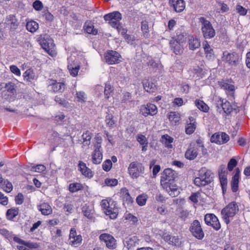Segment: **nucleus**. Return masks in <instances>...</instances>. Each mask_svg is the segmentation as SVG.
Returning <instances> with one entry per match:
<instances>
[{
  "mask_svg": "<svg viewBox=\"0 0 250 250\" xmlns=\"http://www.w3.org/2000/svg\"><path fill=\"white\" fill-rule=\"evenodd\" d=\"M38 208L44 215L50 214L52 212V209L51 206L46 203H43L40 205L38 206Z\"/></svg>",
  "mask_w": 250,
  "mask_h": 250,
  "instance_id": "23",
  "label": "nucleus"
},
{
  "mask_svg": "<svg viewBox=\"0 0 250 250\" xmlns=\"http://www.w3.org/2000/svg\"><path fill=\"white\" fill-rule=\"evenodd\" d=\"M204 51L206 55V57L210 59L213 55V50L210 47L208 42L205 41L203 43Z\"/></svg>",
  "mask_w": 250,
  "mask_h": 250,
  "instance_id": "28",
  "label": "nucleus"
},
{
  "mask_svg": "<svg viewBox=\"0 0 250 250\" xmlns=\"http://www.w3.org/2000/svg\"><path fill=\"white\" fill-rule=\"evenodd\" d=\"M193 73L197 75V77H202L204 75L203 70L202 68L197 66L193 69Z\"/></svg>",
  "mask_w": 250,
  "mask_h": 250,
  "instance_id": "56",
  "label": "nucleus"
},
{
  "mask_svg": "<svg viewBox=\"0 0 250 250\" xmlns=\"http://www.w3.org/2000/svg\"><path fill=\"white\" fill-rule=\"evenodd\" d=\"M239 210L238 206L235 202L229 203L226 207L222 209L221 215L225 222L228 224Z\"/></svg>",
  "mask_w": 250,
  "mask_h": 250,
  "instance_id": "3",
  "label": "nucleus"
},
{
  "mask_svg": "<svg viewBox=\"0 0 250 250\" xmlns=\"http://www.w3.org/2000/svg\"><path fill=\"white\" fill-rule=\"evenodd\" d=\"M195 104L201 111L205 112H208V107L203 101L196 100L195 102Z\"/></svg>",
  "mask_w": 250,
  "mask_h": 250,
  "instance_id": "36",
  "label": "nucleus"
},
{
  "mask_svg": "<svg viewBox=\"0 0 250 250\" xmlns=\"http://www.w3.org/2000/svg\"><path fill=\"white\" fill-rule=\"evenodd\" d=\"M76 96L78 102L81 103L85 102L86 97L84 92L83 91L78 92L76 93Z\"/></svg>",
  "mask_w": 250,
  "mask_h": 250,
  "instance_id": "50",
  "label": "nucleus"
},
{
  "mask_svg": "<svg viewBox=\"0 0 250 250\" xmlns=\"http://www.w3.org/2000/svg\"><path fill=\"white\" fill-rule=\"evenodd\" d=\"M213 173L205 167L202 168L199 171V177L195 178L194 183L198 187H203L212 181Z\"/></svg>",
  "mask_w": 250,
  "mask_h": 250,
  "instance_id": "2",
  "label": "nucleus"
},
{
  "mask_svg": "<svg viewBox=\"0 0 250 250\" xmlns=\"http://www.w3.org/2000/svg\"><path fill=\"white\" fill-rule=\"evenodd\" d=\"M46 167L43 165H37L36 166H33L31 167L30 170L33 172H42L45 171Z\"/></svg>",
  "mask_w": 250,
  "mask_h": 250,
  "instance_id": "45",
  "label": "nucleus"
},
{
  "mask_svg": "<svg viewBox=\"0 0 250 250\" xmlns=\"http://www.w3.org/2000/svg\"><path fill=\"white\" fill-rule=\"evenodd\" d=\"M23 77L24 81L28 84L32 83L33 81L36 80L37 78V76L34 71L32 69L26 70L23 73Z\"/></svg>",
  "mask_w": 250,
  "mask_h": 250,
  "instance_id": "17",
  "label": "nucleus"
},
{
  "mask_svg": "<svg viewBox=\"0 0 250 250\" xmlns=\"http://www.w3.org/2000/svg\"><path fill=\"white\" fill-rule=\"evenodd\" d=\"M5 88L6 89L7 92L9 93L10 95H15L16 93V90L15 87V85L12 83H9L5 85Z\"/></svg>",
  "mask_w": 250,
  "mask_h": 250,
  "instance_id": "42",
  "label": "nucleus"
},
{
  "mask_svg": "<svg viewBox=\"0 0 250 250\" xmlns=\"http://www.w3.org/2000/svg\"><path fill=\"white\" fill-rule=\"evenodd\" d=\"M128 170L131 177L136 179L144 173L145 168L141 163L133 162L129 164Z\"/></svg>",
  "mask_w": 250,
  "mask_h": 250,
  "instance_id": "6",
  "label": "nucleus"
},
{
  "mask_svg": "<svg viewBox=\"0 0 250 250\" xmlns=\"http://www.w3.org/2000/svg\"><path fill=\"white\" fill-rule=\"evenodd\" d=\"M68 69L71 75L73 77H75L77 75L80 66L79 65H75L74 66L72 64L68 65Z\"/></svg>",
  "mask_w": 250,
  "mask_h": 250,
  "instance_id": "39",
  "label": "nucleus"
},
{
  "mask_svg": "<svg viewBox=\"0 0 250 250\" xmlns=\"http://www.w3.org/2000/svg\"><path fill=\"white\" fill-rule=\"evenodd\" d=\"M140 112L145 117L148 115L153 116L157 113V108L155 105L152 104H147L146 105H142Z\"/></svg>",
  "mask_w": 250,
  "mask_h": 250,
  "instance_id": "14",
  "label": "nucleus"
},
{
  "mask_svg": "<svg viewBox=\"0 0 250 250\" xmlns=\"http://www.w3.org/2000/svg\"><path fill=\"white\" fill-rule=\"evenodd\" d=\"M239 55L236 52L229 53L227 51H225L222 57L223 61L228 63L230 65L235 66L239 61Z\"/></svg>",
  "mask_w": 250,
  "mask_h": 250,
  "instance_id": "11",
  "label": "nucleus"
},
{
  "mask_svg": "<svg viewBox=\"0 0 250 250\" xmlns=\"http://www.w3.org/2000/svg\"><path fill=\"white\" fill-rule=\"evenodd\" d=\"M141 29L144 37L146 38H148L150 35L149 33L148 22L147 21H144L142 22Z\"/></svg>",
  "mask_w": 250,
  "mask_h": 250,
  "instance_id": "32",
  "label": "nucleus"
},
{
  "mask_svg": "<svg viewBox=\"0 0 250 250\" xmlns=\"http://www.w3.org/2000/svg\"><path fill=\"white\" fill-rule=\"evenodd\" d=\"M181 242L180 241L179 238L178 236H171V239L169 242L170 245L174 246H179L180 245Z\"/></svg>",
  "mask_w": 250,
  "mask_h": 250,
  "instance_id": "55",
  "label": "nucleus"
},
{
  "mask_svg": "<svg viewBox=\"0 0 250 250\" xmlns=\"http://www.w3.org/2000/svg\"><path fill=\"white\" fill-rule=\"evenodd\" d=\"M49 84L51 85L52 89L54 92H62L65 89V84L62 83H58L55 80H50Z\"/></svg>",
  "mask_w": 250,
  "mask_h": 250,
  "instance_id": "20",
  "label": "nucleus"
},
{
  "mask_svg": "<svg viewBox=\"0 0 250 250\" xmlns=\"http://www.w3.org/2000/svg\"><path fill=\"white\" fill-rule=\"evenodd\" d=\"M169 4L177 13L182 12L185 8V2L184 0H169Z\"/></svg>",
  "mask_w": 250,
  "mask_h": 250,
  "instance_id": "15",
  "label": "nucleus"
},
{
  "mask_svg": "<svg viewBox=\"0 0 250 250\" xmlns=\"http://www.w3.org/2000/svg\"><path fill=\"white\" fill-rule=\"evenodd\" d=\"M43 13V16L47 21H51L53 20L54 16L47 10L44 11Z\"/></svg>",
  "mask_w": 250,
  "mask_h": 250,
  "instance_id": "58",
  "label": "nucleus"
},
{
  "mask_svg": "<svg viewBox=\"0 0 250 250\" xmlns=\"http://www.w3.org/2000/svg\"><path fill=\"white\" fill-rule=\"evenodd\" d=\"M2 185L0 187L7 192H11L13 189L12 184L8 180H4Z\"/></svg>",
  "mask_w": 250,
  "mask_h": 250,
  "instance_id": "43",
  "label": "nucleus"
},
{
  "mask_svg": "<svg viewBox=\"0 0 250 250\" xmlns=\"http://www.w3.org/2000/svg\"><path fill=\"white\" fill-rule=\"evenodd\" d=\"M26 27L27 30L33 33L38 29L39 25L38 23L35 21H30L27 22Z\"/></svg>",
  "mask_w": 250,
  "mask_h": 250,
  "instance_id": "31",
  "label": "nucleus"
},
{
  "mask_svg": "<svg viewBox=\"0 0 250 250\" xmlns=\"http://www.w3.org/2000/svg\"><path fill=\"white\" fill-rule=\"evenodd\" d=\"M38 41L42 49L52 56L54 54V44L53 40L50 38L49 36L47 34L41 35L39 38Z\"/></svg>",
  "mask_w": 250,
  "mask_h": 250,
  "instance_id": "5",
  "label": "nucleus"
},
{
  "mask_svg": "<svg viewBox=\"0 0 250 250\" xmlns=\"http://www.w3.org/2000/svg\"><path fill=\"white\" fill-rule=\"evenodd\" d=\"M84 27L86 32L88 34L96 35L98 33L97 30L94 28V26L91 23L86 22Z\"/></svg>",
  "mask_w": 250,
  "mask_h": 250,
  "instance_id": "34",
  "label": "nucleus"
},
{
  "mask_svg": "<svg viewBox=\"0 0 250 250\" xmlns=\"http://www.w3.org/2000/svg\"><path fill=\"white\" fill-rule=\"evenodd\" d=\"M95 142L94 144V151H101V143L102 142V137L100 136H96L95 138Z\"/></svg>",
  "mask_w": 250,
  "mask_h": 250,
  "instance_id": "38",
  "label": "nucleus"
},
{
  "mask_svg": "<svg viewBox=\"0 0 250 250\" xmlns=\"http://www.w3.org/2000/svg\"><path fill=\"white\" fill-rule=\"evenodd\" d=\"M33 7L37 11H41L43 8L42 2L39 0H35L33 3Z\"/></svg>",
  "mask_w": 250,
  "mask_h": 250,
  "instance_id": "54",
  "label": "nucleus"
},
{
  "mask_svg": "<svg viewBox=\"0 0 250 250\" xmlns=\"http://www.w3.org/2000/svg\"><path fill=\"white\" fill-rule=\"evenodd\" d=\"M200 194L199 192L193 193L189 197V199L193 203H197L198 201V198Z\"/></svg>",
  "mask_w": 250,
  "mask_h": 250,
  "instance_id": "64",
  "label": "nucleus"
},
{
  "mask_svg": "<svg viewBox=\"0 0 250 250\" xmlns=\"http://www.w3.org/2000/svg\"><path fill=\"white\" fill-rule=\"evenodd\" d=\"M103 158V154L101 151H94L92 154V162L95 164L101 163Z\"/></svg>",
  "mask_w": 250,
  "mask_h": 250,
  "instance_id": "29",
  "label": "nucleus"
},
{
  "mask_svg": "<svg viewBox=\"0 0 250 250\" xmlns=\"http://www.w3.org/2000/svg\"><path fill=\"white\" fill-rule=\"evenodd\" d=\"M105 213L107 215H109L111 219H115L117 216V208H112L109 206L105 210Z\"/></svg>",
  "mask_w": 250,
  "mask_h": 250,
  "instance_id": "35",
  "label": "nucleus"
},
{
  "mask_svg": "<svg viewBox=\"0 0 250 250\" xmlns=\"http://www.w3.org/2000/svg\"><path fill=\"white\" fill-rule=\"evenodd\" d=\"M163 141L165 147L168 148H172L173 146L171 143L173 142V139L168 135H164L162 136Z\"/></svg>",
  "mask_w": 250,
  "mask_h": 250,
  "instance_id": "30",
  "label": "nucleus"
},
{
  "mask_svg": "<svg viewBox=\"0 0 250 250\" xmlns=\"http://www.w3.org/2000/svg\"><path fill=\"white\" fill-rule=\"evenodd\" d=\"M105 123L108 126L112 128L115 123L114 120H113V116L111 114H108L105 117Z\"/></svg>",
  "mask_w": 250,
  "mask_h": 250,
  "instance_id": "46",
  "label": "nucleus"
},
{
  "mask_svg": "<svg viewBox=\"0 0 250 250\" xmlns=\"http://www.w3.org/2000/svg\"><path fill=\"white\" fill-rule=\"evenodd\" d=\"M82 240V236L80 235H78L77 236L74 238L70 241V244L72 245H75L79 244Z\"/></svg>",
  "mask_w": 250,
  "mask_h": 250,
  "instance_id": "60",
  "label": "nucleus"
},
{
  "mask_svg": "<svg viewBox=\"0 0 250 250\" xmlns=\"http://www.w3.org/2000/svg\"><path fill=\"white\" fill-rule=\"evenodd\" d=\"M55 101L56 103L63 106H66L68 103L64 99H62L58 96L55 97Z\"/></svg>",
  "mask_w": 250,
  "mask_h": 250,
  "instance_id": "59",
  "label": "nucleus"
},
{
  "mask_svg": "<svg viewBox=\"0 0 250 250\" xmlns=\"http://www.w3.org/2000/svg\"><path fill=\"white\" fill-rule=\"evenodd\" d=\"M146 200L147 197L146 195H140L136 198V202L139 206H143L146 204Z\"/></svg>",
  "mask_w": 250,
  "mask_h": 250,
  "instance_id": "44",
  "label": "nucleus"
},
{
  "mask_svg": "<svg viewBox=\"0 0 250 250\" xmlns=\"http://www.w3.org/2000/svg\"><path fill=\"white\" fill-rule=\"evenodd\" d=\"M171 50L176 55H180L183 52V48L177 40H172L169 42Z\"/></svg>",
  "mask_w": 250,
  "mask_h": 250,
  "instance_id": "19",
  "label": "nucleus"
},
{
  "mask_svg": "<svg viewBox=\"0 0 250 250\" xmlns=\"http://www.w3.org/2000/svg\"><path fill=\"white\" fill-rule=\"evenodd\" d=\"M121 193L123 197L124 204L130 206L133 202V198L130 196L128 190L125 188L121 189Z\"/></svg>",
  "mask_w": 250,
  "mask_h": 250,
  "instance_id": "21",
  "label": "nucleus"
},
{
  "mask_svg": "<svg viewBox=\"0 0 250 250\" xmlns=\"http://www.w3.org/2000/svg\"><path fill=\"white\" fill-rule=\"evenodd\" d=\"M139 239L136 236H133L126 238L125 246L128 250L133 249L139 244Z\"/></svg>",
  "mask_w": 250,
  "mask_h": 250,
  "instance_id": "16",
  "label": "nucleus"
},
{
  "mask_svg": "<svg viewBox=\"0 0 250 250\" xmlns=\"http://www.w3.org/2000/svg\"><path fill=\"white\" fill-rule=\"evenodd\" d=\"M100 240L104 242L106 246L110 249L116 248V240L111 235L107 233H103L100 235Z\"/></svg>",
  "mask_w": 250,
  "mask_h": 250,
  "instance_id": "12",
  "label": "nucleus"
},
{
  "mask_svg": "<svg viewBox=\"0 0 250 250\" xmlns=\"http://www.w3.org/2000/svg\"><path fill=\"white\" fill-rule=\"evenodd\" d=\"M199 21L202 25L201 30L204 37L206 39H211L214 37L215 35V31L210 22L203 17L199 19Z\"/></svg>",
  "mask_w": 250,
  "mask_h": 250,
  "instance_id": "4",
  "label": "nucleus"
},
{
  "mask_svg": "<svg viewBox=\"0 0 250 250\" xmlns=\"http://www.w3.org/2000/svg\"><path fill=\"white\" fill-rule=\"evenodd\" d=\"M83 188L82 184L78 183L70 184L69 186V190L71 192H75Z\"/></svg>",
  "mask_w": 250,
  "mask_h": 250,
  "instance_id": "37",
  "label": "nucleus"
},
{
  "mask_svg": "<svg viewBox=\"0 0 250 250\" xmlns=\"http://www.w3.org/2000/svg\"><path fill=\"white\" fill-rule=\"evenodd\" d=\"M168 119L170 121L176 123L179 121V117L176 112H171L168 116Z\"/></svg>",
  "mask_w": 250,
  "mask_h": 250,
  "instance_id": "49",
  "label": "nucleus"
},
{
  "mask_svg": "<svg viewBox=\"0 0 250 250\" xmlns=\"http://www.w3.org/2000/svg\"><path fill=\"white\" fill-rule=\"evenodd\" d=\"M175 172L171 168H167L161 174V185L172 197L178 196L180 191L175 184Z\"/></svg>",
  "mask_w": 250,
  "mask_h": 250,
  "instance_id": "1",
  "label": "nucleus"
},
{
  "mask_svg": "<svg viewBox=\"0 0 250 250\" xmlns=\"http://www.w3.org/2000/svg\"><path fill=\"white\" fill-rule=\"evenodd\" d=\"M205 223L208 225L211 226L213 229L218 230L221 228V224L218 218L212 213H208L204 217Z\"/></svg>",
  "mask_w": 250,
  "mask_h": 250,
  "instance_id": "9",
  "label": "nucleus"
},
{
  "mask_svg": "<svg viewBox=\"0 0 250 250\" xmlns=\"http://www.w3.org/2000/svg\"><path fill=\"white\" fill-rule=\"evenodd\" d=\"M11 71L17 76L21 75V71L20 69L16 65H12L10 66Z\"/></svg>",
  "mask_w": 250,
  "mask_h": 250,
  "instance_id": "61",
  "label": "nucleus"
},
{
  "mask_svg": "<svg viewBox=\"0 0 250 250\" xmlns=\"http://www.w3.org/2000/svg\"><path fill=\"white\" fill-rule=\"evenodd\" d=\"M105 184L110 187L115 186L118 184V180L116 179H106L104 181Z\"/></svg>",
  "mask_w": 250,
  "mask_h": 250,
  "instance_id": "53",
  "label": "nucleus"
},
{
  "mask_svg": "<svg viewBox=\"0 0 250 250\" xmlns=\"http://www.w3.org/2000/svg\"><path fill=\"white\" fill-rule=\"evenodd\" d=\"M143 85L144 89L148 92H154L156 90V86L154 83L149 82L148 80H144Z\"/></svg>",
  "mask_w": 250,
  "mask_h": 250,
  "instance_id": "24",
  "label": "nucleus"
},
{
  "mask_svg": "<svg viewBox=\"0 0 250 250\" xmlns=\"http://www.w3.org/2000/svg\"><path fill=\"white\" fill-rule=\"evenodd\" d=\"M79 169L83 175L87 177H92L93 176L92 171L88 168L86 164L82 161H80L78 164Z\"/></svg>",
  "mask_w": 250,
  "mask_h": 250,
  "instance_id": "22",
  "label": "nucleus"
},
{
  "mask_svg": "<svg viewBox=\"0 0 250 250\" xmlns=\"http://www.w3.org/2000/svg\"><path fill=\"white\" fill-rule=\"evenodd\" d=\"M189 48L190 50H195L200 46V42L198 39L192 36L188 39Z\"/></svg>",
  "mask_w": 250,
  "mask_h": 250,
  "instance_id": "26",
  "label": "nucleus"
},
{
  "mask_svg": "<svg viewBox=\"0 0 250 250\" xmlns=\"http://www.w3.org/2000/svg\"><path fill=\"white\" fill-rule=\"evenodd\" d=\"M92 137V133L89 131L86 130L82 135V138L83 140V146H89L90 144V140Z\"/></svg>",
  "mask_w": 250,
  "mask_h": 250,
  "instance_id": "33",
  "label": "nucleus"
},
{
  "mask_svg": "<svg viewBox=\"0 0 250 250\" xmlns=\"http://www.w3.org/2000/svg\"><path fill=\"white\" fill-rule=\"evenodd\" d=\"M137 140L141 145L148 143L146 137L143 135H139L137 137Z\"/></svg>",
  "mask_w": 250,
  "mask_h": 250,
  "instance_id": "57",
  "label": "nucleus"
},
{
  "mask_svg": "<svg viewBox=\"0 0 250 250\" xmlns=\"http://www.w3.org/2000/svg\"><path fill=\"white\" fill-rule=\"evenodd\" d=\"M105 21H108V23L113 27L119 29L120 27V21L122 19V15L119 12L116 11L106 14L104 16Z\"/></svg>",
  "mask_w": 250,
  "mask_h": 250,
  "instance_id": "7",
  "label": "nucleus"
},
{
  "mask_svg": "<svg viewBox=\"0 0 250 250\" xmlns=\"http://www.w3.org/2000/svg\"><path fill=\"white\" fill-rule=\"evenodd\" d=\"M238 183H239V179H235L232 178V181L231 183V189L233 192H235L238 190Z\"/></svg>",
  "mask_w": 250,
  "mask_h": 250,
  "instance_id": "52",
  "label": "nucleus"
},
{
  "mask_svg": "<svg viewBox=\"0 0 250 250\" xmlns=\"http://www.w3.org/2000/svg\"><path fill=\"white\" fill-rule=\"evenodd\" d=\"M220 99L219 101L218 102L217 104V107L218 108H219V106L220 105L223 110L224 112L226 114H228L230 113L232 111V108L229 102L225 100Z\"/></svg>",
  "mask_w": 250,
  "mask_h": 250,
  "instance_id": "18",
  "label": "nucleus"
},
{
  "mask_svg": "<svg viewBox=\"0 0 250 250\" xmlns=\"http://www.w3.org/2000/svg\"><path fill=\"white\" fill-rule=\"evenodd\" d=\"M18 214V210L16 209L10 208L6 212V217L8 219L12 220Z\"/></svg>",
  "mask_w": 250,
  "mask_h": 250,
  "instance_id": "41",
  "label": "nucleus"
},
{
  "mask_svg": "<svg viewBox=\"0 0 250 250\" xmlns=\"http://www.w3.org/2000/svg\"><path fill=\"white\" fill-rule=\"evenodd\" d=\"M113 87L109 83H105L104 95L106 99L109 98L110 94L113 92Z\"/></svg>",
  "mask_w": 250,
  "mask_h": 250,
  "instance_id": "40",
  "label": "nucleus"
},
{
  "mask_svg": "<svg viewBox=\"0 0 250 250\" xmlns=\"http://www.w3.org/2000/svg\"><path fill=\"white\" fill-rule=\"evenodd\" d=\"M236 9L237 12L241 15L244 16L247 14V9L241 5H237Z\"/></svg>",
  "mask_w": 250,
  "mask_h": 250,
  "instance_id": "62",
  "label": "nucleus"
},
{
  "mask_svg": "<svg viewBox=\"0 0 250 250\" xmlns=\"http://www.w3.org/2000/svg\"><path fill=\"white\" fill-rule=\"evenodd\" d=\"M121 55L115 51L110 50L105 55L104 58L106 62L109 64L118 63L121 62Z\"/></svg>",
  "mask_w": 250,
  "mask_h": 250,
  "instance_id": "13",
  "label": "nucleus"
},
{
  "mask_svg": "<svg viewBox=\"0 0 250 250\" xmlns=\"http://www.w3.org/2000/svg\"><path fill=\"white\" fill-rule=\"evenodd\" d=\"M102 166L103 168L104 171H108L112 167V161L109 159H107L103 163Z\"/></svg>",
  "mask_w": 250,
  "mask_h": 250,
  "instance_id": "47",
  "label": "nucleus"
},
{
  "mask_svg": "<svg viewBox=\"0 0 250 250\" xmlns=\"http://www.w3.org/2000/svg\"><path fill=\"white\" fill-rule=\"evenodd\" d=\"M23 196L21 193H18L15 197V202L17 204L21 205L23 202Z\"/></svg>",
  "mask_w": 250,
  "mask_h": 250,
  "instance_id": "63",
  "label": "nucleus"
},
{
  "mask_svg": "<svg viewBox=\"0 0 250 250\" xmlns=\"http://www.w3.org/2000/svg\"><path fill=\"white\" fill-rule=\"evenodd\" d=\"M189 230L192 234L199 240H202L204 237V233L201 228L200 222L195 220L191 224Z\"/></svg>",
  "mask_w": 250,
  "mask_h": 250,
  "instance_id": "8",
  "label": "nucleus"
},
{
  "mask_svg": "<svg viewBox=\"0 0 250 250\" xmlns=\"http://www.w3.org/2000/svg\"><path fill=\"white\" fill-rule=\"evenodd\" d=\"M200 148L202 149L204 154L207 153L206 149L204 151V146L203 145H194L186 151L185 155V157L190 160L194 159L197 157L198 151Z\"/></svg>",
  "mask_w": 250,
  "mask_h": 250,
  "instance_id": "10",
  "label": "nucleus"
},
{
  "mask_svg": "<svg viewBox=\"0 0 250 250\" xmlns=\"http://www.w3.org/2000/svg\"><path fill=\"white\" fill-rule=\"evenodd\" d=\"M237 164V161L234 158H231L228 163V169L229 171H232Z\"/></svg>",
  "mask_w": 250,
  "mask_h": 250,
  "instance_id": "51",
  "label": "nucleus"
},
{
  "mask_svg": "<svg viewBox=\"0 0 250 250\" xmlns=\"http://www.w3.org/2000/svg\"><path fill=\"white\" fill-rule=\"evenodd\" d=\"M195 128V124L193 123L188 124L186 127V132L188 134H191L194 131Z\"/></svg>",
  "mask_w": 250,
  "mask_h": 250,
  "instance_id": "48",
  "label": "nucleus"
},
{
  "mask_svg": "<svg viewBox=\"0 0 250 250\" xmlns=\"http://www.w3.org/2000/svg\"><path fill=\"white\" fill-rule=\"evenodd\" d=\"M82 212L83 215L89 219H91L93 217V209L92 207L85 204L82 208Z\"/></svg>",
  "mask_w": 250,
  "mask_h": 250,
  "instance_id": "27",
  "label": "nucleus"
},
{
  "mask_svg": "<svg viewBox=\"0 0 250 250\" xmlns=\"http://www.w3.org/2000/svg\"><path fill=\"white\" fill-rule=\"evenodd\" d=\"M224 167V172L221 174L219 175L220 183L222 186V190L223 192H224L225 189L226 188L227 186V171L226 170L225 167L223 166Z\"/></svg>",
  "mask_w": 250,
  "mask_h": 250,
  "instance_id": "25",
  "label": "nucleus"
}]
</instances>
